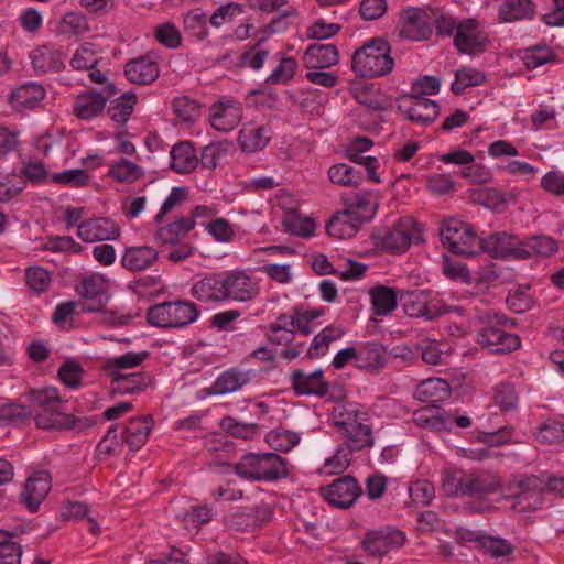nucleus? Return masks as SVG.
Here are the masks:
<instances>
[{
	"label": "nucleus",
	"mask_w": 564,
	"mask_h": 564,
	"mask_svg": "<svg viewBox=\"0 0 564 564\" xmlns=\"http://www.w3.org/2000/svg\"><path fill=\"white\" fill-rule=\"evenodd\" d=\"M152 429L153 419L150 415L131 419L121 427L122 438L131 451H138L148 441Z\"/></svg>",
	"instance_id": "31"
},
{
	"label": "nucleus",
	"mask_w": 564,
	"mask_h": 564,
	"mask_svg": "<svg viewBox=\"0 0 564 564\" xmlns=\"http://www.w3.org/2000/svg\"><path fill=\"white\" fill-rule=\"evenodd\" d=\"M106 89L107 96L94 90L78 95L73 105L75 116L80 120H90L99 116L106 107L108 97L117 93L112 84H108Z\"/></svg>",
	"instance_id": "21"
},
{
	"label": "nucleus",
	"mask_w": 564,
	"mask_h": 564,
	"mask_svg": "<svg viewBox=\"0 0 564 564\" xmlns=\"http://www.w3.org/2000/svg\"><path fill=\"white\" fill-rule=\"evenodd\" d=\"M506 303L509 310L517 314L529 311L534 305L533 296L530 294V286L519 285L517 289L511 290Z\"/></svg>",
	"instance_id": "55"
},
{
	"label": "nucleus",
	"mask_w": 564,
	"mask_h": 564,
	"mask_svg": "<svg viewBox=\"0 0 564 564\" xmlns=\"http://www.w3.org/2000/svg\"><path fill=\"white\" fill-rule=\"evenodd\" d=\"M321 494L329 505L346 509L352 506L361 495V487L355 478L344 476L327 486L321 487Z\"/></svg>",
	"instance_id": "11"
},
{
	"label": "nucleus",
	"mask_w": 564,
	"mask_h": 564,
	"mask_svg": "<svg viewBox=\"0 0 564 564\" xmlns=\"http://www.w3.org/2000/svg\"><path fill=\"white\" fill-rule=\"evenodd\" d=\"M480 251L487 252L492 258L521 260V240L517 236L501 231L480 238Z\"/></svg>",
	"instance_id": "18"
},
{
	"label": "nucleus",
	"mask_w": 564,
	"mask_h": 564,
	"mask_svg": "<svg viewBox=\"0 0 564 564\" xmlns=\"http://www.w3.org/2000/svg\"><path fill=\"white\" fill-rule=\"evenodd\" d=\"M536 15V4L532 0H503L498 9V20L512 23L532 20Z\"/></svg>",
	"instance_id": "35"
},
{
	"label": "nucleus",
	"mask_w": 564,
	"mask_h": 564,
	"mask_svg": "<svg viewBox=\"0 0 564 564\" xmlns=\"http://www.w3.org/2000/svg\"><path fill=\"white\" fill-rule=\"evenodd\" d=\"M224 272L207 274L191 289L194 299L202 303H220L226 302Z\"/></svg>",
	"instance_id": "22"
},
{
	"label": "nucleus",
	"mask_w": 564,
	"mask_h": 564,
	"mask_svg": "<svg viewBox=\"0 0 564 564\" xmlns=\"http://www.w3.org/2000/svg\"><path fill=\"white\" fill-rule=\"evenodd\" d=\"M536 440L544 444H557L564 440V423L556 420L543 422L538 430Z\"/></svg>",
	"instance_id": "61"
},
{
	"label": "nucleus",
	"mask_w": 564,
	"mask_h": 564,
	"mask_svg": "<svg viewBox=\"0 0 564 564\" xmlns=\"http://www.w3.org/2000/svg\"><path fill=\"white\" fill-rule=\"evenodd\" d=\"M433 28L427 12L420 8L410 7L401 15L400 35L404 39L421 42L432 36Z\"/></svg>",
	"instance_id": "14"
},
{
	"label": "nucleus",
	"mask_w": 564,
	"mask_h": 564,
	"mask_svg": "<svg viewBox=\"0 0 564 564\" xmlns=\"http://www.w3.org/2000/svg\"><path fill=\"white\" fill-rule=\"evenodd\" d=\"M398 107L409 120L421 124L432 123L440 112L438 104L423 96H404Z\"/></svg>",
	"instance_id": "15"
},
{
	"label": "nucleus",
	"mask_w": 564,
	"mask_h": 564,
	"mask_svg": "<svg viewBox=\"0 0 564 564\" xmlns=\"http://www.w3.org/2000/svg\"><path fill=\"white\" fill-rule=\"evenodd\" d=\"M291 384L297 395L324 397L329 390L328 382L324 379L321 369L306 373L296 369L291 373Z\"/></svg>",
	"instance_id": "23"
},
{
	"label": "nucleus",
	"mask_w": 564,
	"mask_h": 564,
	"mask_svg": "<svg viewBox=\"0 0 564 564\" xmlns=\"http://www.w3.org/2000/svg\"><path fill=\"white\" fill-rule=\"evenodd\" d=\"M387 362V350L384 346L377 341L357 344V368L358 369H379Z\"/></svg>",
	"instance_id": "36"
},
{
	"label": "nucleus",
	"mask_w": 564,
	"mask_h": 564,
	"mask_svg": "<svg viewBox=\"0 0 564 564\" xmlns=\"http://www.w3.org/2000/svg\"><path fill=\"white\" fill-rule=\"evenodd\" d=\"M76 235L86 243L116 240L120 237V228L109 217H93L80 224Z\"/></svg>",
	"instance_id": "17"
},
{
	"label": "nucleus",
	"mask_w": 564,
	"mask_h": 564,
	"mask_svg": "<svg viewBox=\"0 0 564 564\" xmlns=\"http://www.w3.org/2000/svg\"><path fill=\"white\" fill-rule=\"evenodd\" d=\"M107 176L120 184H132L144 176V171L139 164L122 158L109 164Z\"/></svg>",
	"instance_id": "42"
},
{
	"label": "nucleus",
	"mask_w": 564,
	"mask_h": 564,
	"mask_svg": "<svg viewBox=\"0 0 564 564\" xmlns=\"http://www.w3.org/2000/svg\"><path fill=\"white\" fill-rule=\"evenodd\" d=\"M467 471L463 469H445L441 476L443 491L449 497L464 496Z\"/></svg>",
	"instance_id": "51"
},
{
	"label": "nucleus",
	"mask_w": 564,
	"mask_h": 564,
	"mask_svg": "<svg viewBox=\"0 0 564 564\" xmlns=\"http://www.w3.org/2000/svg\"><path fill=\"white\" fill-rule=\"evenodd\" d=\"M405 542V534L395 529L370 531L362 541L364 550L372 557H381L391 550L401 547Z\"/></svg>",
	"instance_id": "16"
},
{
	"label": "nucleus",
	"mask_w": 564,
	"mask_h": 564,
	"mask_svg": "<svg viewBox=\"0 0 564 564\" xmlns=\"http://www.w3.org/2000/svg\"><path fill=\"white\" fill-rule=\"evenodd\" d=\"M486 79L482 70L470 66L460 67L455 72V80L451 85L454 95H462L467 88L478 86Z\"/></svg>",
	"instance_id": "48"
},
{
	"label": "nucleus",
	"mask_w": 564,
	"mask_h": 564,
	"mask_svg": "<svg viewBox=\"0 0 564 564\" xmlns=\"http://www.w3.org/2000/svg\"><path fill=\"white\" fill-rule=\"evenodd\" d=\"M106 290V280L101 274H89L76 286L77 293L86 300L99 297Z\"/></svg>",
	"instance_id": "57"
},
{
	"label": "nucleus",
	"mask_w": 564,
	"mask_h": 564,
	"mask_svg": "<svg viewBox=\"0 0 564 564\" xmlns=\"http://www.w3.org/2000/svg\"><path fill=\"white\" fill-rule=\"evenodd\" d=\"M263 41L264 39L258 40L254 45L240 56L239 65L241 67H248L256 72L263 67L264 62L270 54L268 50L261 47Z\"/></svg>",
	"instance_id": "59"
},
{
	"label": "nucleus",
	"mask_w": 564,
	"mask_h": 564,
	"mask_svg": "<svg viewBox=\"0 0 564 564\" xmlns=\"http://www.w3.org/2000/svg\"><path fill=\"white\" fill-rule=\"evenodd\" d=\"M480 547L495 558L511 555L514 551L513 545L506 539L486 535L480 540Z\"/></svg>",
	"instance_id": "64"
},
{
	"label": "nucleus",
	"mask_w": 564,
	"mask_h": 564,
	"mask_svg": "<svg viewBox=\"0 0 564 564\" xmlns=\"http://www.w3.org/2000/svg\"><path fill=\"white\" fill-rule=\"evenodd\" d=\"M304 64L310 69H324L339 61L338 48L334 44H312L304 53Z\"/></svg>",
	"instance_id": "32"
},
{
	"label": "nucleus",
	"mask_w": 564,
	"mask_h": 564,
	"mask_svg": "<svg viewBox=\"0 0 564 564\" xmlns=\"http://www.w3.org/2000/svg\"><path fill=\"white\" fill-rule=\"evenodd\" d=\"M25 188V180L15 173H0V203H8Z\"/></svg>",
	"instance_id": "54"
},
{
	"label": "nucleus",
	"mask_w": 564,
	"mask_h": 564,
	"mask_svg": "<svg viewBox=\"0 0 564 564\" xmlns=\"http://www.w3.org/2000/svg\"><path fill=\"white\" fill-rule=\"evenodd\" d=\"M195 228L193 218L182 216L174 221L161 226L156 231V239L162 245H178Z\"/></svg>",
	"instance_id": "38"
},
{
	"label": "nucleus",
	"mask_w": 564,
	"mask_h": 564,
	"mask_svg": "<svg viewBox=\"0 0 564 564\" xmlns=\"http://www.w3.org/2000/svg\"><path fill=\"white\" fill-rule=\"evenodd\" d=\"M482 319L487 325L477 332L476 340L482 347L494 354H509L518 349L521 340L518 335L507 332L514 322L505 314L489 311Z\"/></svg>",
	"instance_id": "3"
},
{
	"label": "nucleus",
	"mask_w": 564,
	"mask_h": 564,
	"mask_svg": "<svg viewBox=\"0 0 564 564\" xmlns=\"http://www.w3.org/2000/svg\"><path fill=\"white\" fill-rule=\"evenodd\" d=\"M235 473L247 480L274 481L289 475L288 462L275 453H248L235 465Z\"/></svg>",
	"instance_id": "4"
},
{
	"label": "nucleus",
	"mask_w": 564,
	"mask_h": 564,
	"mask_svg": "<svg viewBox=\"0 0 564 564\" xmlns=\"http://www.w3.org/2000/svg\"><path fill=\"white\" fill-rule=\"evenodd\" d=\"M416 235V223L410 217H401L390 228L373 234V239L384 251L401 254L410 248Z\"/></svg>",
	"instance_id": "8"
},
{
	"label": "nucleus",
	"mask_w": 564,
	"mask_h": 564,
	"mask_svg": "<svg viewBox=\"0 0 564 564\" xmlns=\"http://www.w3.org/2000/svg\"><path fill=\"white\" fill-rule=\"evenodd\" d=\"M272 138L271 128L267 124L247 122L239 131L238 142L243 152H257L264 149Z\"/></svg>",
	"instance_id": "29"
},
{
	"label": "nucleus",
	"mask_w": 564,
	"mask_h": 564,
	"mask_svg": "<svg viewBox=\"0 0 564 564\" xmlns=\"http://www.w3.org/2000/svg\"><path fill=\"white\" fill-rule=\"evenodd\" d=\"M409 495L414 505L424 507L435 498V488L426 479L416 480L411 484Z\"/></svg>",
	"instance_id": "63"
},
{
	"label": "nucleus",
	"mask_w": 564,
	"mask_h": 564,
	"mask_svg": "<svg viewBox=\"0 0 564 564\" xmlns=\"http://www.w3.org/2000/svg\"><path fill=\"white\" fill-rule=\"evenodd\" d=\"M443 246L455 254L470 257L481 249L480 238L473 227L455 218L444 220L440 227Z\"/></svg>",
	"instance_id": "7"
},
{
	"label": "nucleus",
	"mask_w": 564,
	"mask_h": 564,
	"mask_svg": "<svg viewBox=\"0 0 564 564\" xmlns=\"http://www.w3.org/2000/svg\"><path fill=\"white\" fill-rule=\"evenodd\" d=\"M519 491L514 495L512 509L519 512L538 510L543 505L545 478L534 475L525 476L518 484Z\"/></svg>",
	"instance_id": "12"
},
{
	"label": "nucleus",
	"mask_w": 564,
	"mask_h": 564,
	"mask_svg": "<svg viewBox=\"0 0 564 564\" xmlns=\"http://www.w3.org/2000/svg\"><path fill=\"white\" fill-rule=\"evenodd\" d=\"M159 258V251L150 246L127 247L121 256V264L131 272L150 268Z\"/></svg>",
	"instance_id": "30"
},
{
	"label": "nucleus",
	"mask_w": 564,
	"mask_h": 564,
	"mask_svg": "<svg viewBox=\"0 0 564 564\" xmlns=\"http://www.w3.org/2000/svg\"><path fill=\"white\" fill-rule=\"evenodd\" d=\"M327 174L333 184L343 187H358L364 181L361 170L346 163H336L330 165Z\"/></svg>",
	"instance_id": "46"
},
{
	"label": "nucleus",
	"mask_w": 564,
	"mask_h": 564,
	"mask_svg": "<svg viewBox=\"0 0 564 564\" xmlns=\"http://www.w3.org/2000/svg\"><path fill=\"white\" fill-rule=\"evenodd\" d=\"M198 316L197 305L185 300L155 304L147 312L149 324L161 328H183L196 322Z\"/></svg>",
	"instance_id": "6"
},
{
	"label": "nucleus",
	"mask_w": 564,
	"mask_h": 564,
	"mask_svg": "<svg viewBox=\"0 0 564 564\" xmlns=\"http://www.w3.org/2000/svg\"><path fill=\"white\" fill-rule=\"evenodd\" d=\"M253 376L252 370L230 367L224 370L210 386V394L223 395L234 393L247 386Z\"/></svg>",
	"instance_id": "24"
},
{
	"label": "nucleus",
	"mask_w": 564,
	"mask_h": 564,
	"mask_svg": "<svg viewBox=\"0 0 564 564\" xmlns=\"http://www.w3.org/2000/svg\"><path fill=\"white\" fill-rule=\"evenodd\" d=\"M521 58L528 69H535L553 59V52L546 44H538L522 51Z\"/></svg>",
	"instance_id": "53"
},
{
	"label": "nucleus",
	"mask_w": 564,
	"mask_h": 564,
	"mask_svg": "<svg viewBox=\"0 0 564 564\" xmlns=\"http://www.w3.org/2000/svg\"><path fill=\"white\" fill-rule=\"evenodd\" d=\"M361 224L344 209L335 213L326 225V231L329 236L338 239L351 238L356 235Z\"/></svg>",
	"instance_id": "43"
},
{
	"label": "nucleus",
	"mask_w": 564,
	"mask_h": 564,
	"mask_svg": "<svg viewBox=\"0 0 564 564\" xmlns=\"http://www.w3.org/2000/svg\"><path fill=\"white\" fill-rule=\"evenodd\" d=\"M29 400L39 409L34 417L37 427L62 430L73 425V417L62 412L64 401L55 387L30 390Z\"/></svg>",
	"instance_id": "5"
},
{
	"label": "nucleus",
	"mask_w": 564,
	"mask_h": 564,
	"mask_svg": "<svg viewBox=\"0 0 564 564\" xmlns=\"http://www.w3.org/2000/svg\"><path fill=\"white\" fill-rule=\"evenodd\" d=\"M296 70V59L291 56L283 57L265 82L271 85L288 84L294 77Z\"/></svg>",
	"instance_id": "62"
},
{
	"label": "nucleus",
	"mask_w": 564,
	"mask_h": 564,
	"mask_svg": "<svg viewBox=\"0 0 564 564\" xmlns=\"http://www.w3.org/2000/svg\"><path fill=\"white\" fill-rule=\"evenodd\" d=\"M282 225L286 232L303 238L312 237L316 228L312 218L296 215H291L283 219Z\"/></svg>",
	"instance_id": "58"
},
{
	"label": "nucleus",
	"mask_w": 564,
	"mask_h": 564,
	"mask_svg": "<svg viewBox=\"0 0 564 564\" xmlns=\"http://www.w3.org/2000/svg\"><path fill=\"white\" fill-rule=\"evenodd\" d=\"M213 518L212 509L206 505L192 506L182 517V522L187 530H197Z\"/></svg>",
	"instance_id": "60"
},
{
	"label": "nucleus",
	"mask_w": 564,
	"mask_h": 564,
	"mask_svg": "<svg viewBox=\"0 0 564 564\" xmlns=\"http://www.w3.org/2000/svg\"><path fill=\"white\" fill-rule=\"evenodd\" d=\"M394 59L389 43L380 37L371 39L357 48L351 57V70L359 78H378L392 72Z\"/></svg>",
	"instance_id": "2"
},
{
	"label": "nucleus",
	"mask_w": 564,
	"mask_h": 564,
	"mask_svg": "<svg viewBox=\"0 0 564 564\" xmlns=\"http://www.w3.org/2000/svg\"><path fill=\"white\" fill-rule=\"evenodd\" d=\"M346 210L356 218L357 223L364 224L371 220L378 208L376 196L372 193H360L346 200Z\"/></svg>",
	"instance_id": "37"
},
{
	"label": "nucleus",
	"mask_w": 564,
	"mask_h": 564,
	"mask_svg": "<svg viewBox=\"0 0 564 564\" xmlns=\"http://www.w3.org/2000/svg\"><path fill=\"white\" fill-rule=\"evenodd\" d=\"M372 312L377 316H386L395 310L398 294L393 288L376 285L370 292Z\"/></svg>",
	"instance_id": "44"
},
{
	"label": "nucleus",
	"mask_w": 564,
	"mask_h": 564,
	"mask_svg": "<svg viewBox=\"0 0 564 564\" xmlns=\"http://www.w3.org/2000/svg\"><path fill=\"white\" fill-rule=\"evenodd\" d=\"M171 169L178 174L194 171L198 164L195 149L191 142H180L171 150Z\"/></svg>",
	"instance_id": "41"
},
{
	"label": "nucleus",
	"mask_w": 564,
	"mask_h": 564,
	"mask_svg": "<svg viewBox=\"0 0 564 564\" xmlns=\"http://www.w3.org/2000/svg\"><path fill=\"white\" fill-rule=\"evenodd\" d=\"M264 440L272 449L286 453L300 443L301 436L296 432L278 427L269 431Z\"/></svg>",
	"instance_id": "50"
},
{
	"label": "nucleus",
	"mask_w": 564,
	"mask_h": 564,
	"mask_svg": "<svg viewBox=\"0 0 564 564\" xmlns=\"http://www.w3.org/2000/svg\"><path fill=\"white\" fill-rule=\"evenodd\" d=\"M243 118V107L239 100L224 97L209 108V121L214 129L221 132L232 131Z\"/></svg>",
	"instance_id": "10"
},
{
	"label": "nucleus",
	"mask_w": 564,
	"mask_h": 564,
	"mask_svg": "<svg viewBox=\"0 0 564 564\" xmlns=\"http://www.w3.org/2000/svg\"><path fill=\"white\" fill-rule=\"evenodd\" d=\"M31 412L22 404L6 402L0 404V425H21L28 421Z\"/></svg>",
	"instance_id": "52"
},
{
	"label": "nucleus",
	"mask_w": 564,
	"mask_h": 564,
	"mask_svg": "<svg viewBox=\"0 0 564 564\" xmlns=\"http://www.w3.org/2000/svg\"><path fill=\"white\" fill-rule=\"evenodd\" d=\"M367 421V413L356 409L339 414L335 424L345 436L347 449L339 448L325 462V473L339 474L344 471L350 464L352 452L373 446L372 431Z\"/></svg>",
	"instance_id": "1"
},
{
	"label": "nucleus",
	"mask_w": 564,
	"mask_h": 564,
	"mask_svg": "<svg viewBox=\"0 0 564 564\" xmlns=\"http://www.w3.org/2000/svg\"><path fill=\"white\" fill-rule=\"evenodd\" d=\"M45 96L46 90L42 85L25 83L11 91L9 104L18 111L32 110L41 105Z\"/></svg>",
	"instance_id": "28"
},
{
	"label": "nucleus",
	"mask_w": 564,
	"mask_h": 564,
	"mask_svg": "<svg viewBox=\"0 0 564 564\" xmlns=\"http://www.w3.org/2000/svg\"><path fill=\"white\" fill-rule=\"evenodd\" d=\"M500 487V479L488 470H473L467 473L464 496L477 497L496 492Z\"/></svg>",
	"instance_id": "33"
},
{
	"label": "nucleus",
	"mask_w": 564,
	"mask_h": 564,
	"mask_svg": "<svg viewBox=\"0 0 564 564\" xmlns=\"http://www.w3.org/2000/svg\"><path fill=\"white\" fill-rule=\"evenodd\" d=\"M451 395L447 381L441 378H429L417 384L414 397L421 402L435 404L443 402Z\"/></svg>",
	"instance_id": "39"
},
{
	"label": "nucleus",
	"mask_w": 564,
	"mask_h": 564,
	"mask_svg": "<svg viewBox=\"0 0 564 564\" xmlns=\"http://www.w3.org/2000/svg\"><path fill=\"white\" fill-rule=\"evenodd\" d=\"M52 479L47 471L40 470L30 476L21 492V502L31 512H36L51 490Z\"/></svg>",
	"instance_id": "20"
},
{
	"label": "nucleus",
	"mask_w": 564,
	"mask_h": 564,
	"mask_svg": "<svg viewBox=\"0 0 564 564\" xmlns=\"http://www.w3.org/2000/svg\"><path fill=\"white\" fill-rule=\"evenodd\" d=\"M174 113L185 122H195L200 116V105L196 100L180 96L173 100Z\"/></svg>",
	"instance_id": "56"
},
{
	"label": "nucleus",
	"mask_w": 564,
	"mask_h": 564,
	"mask_svg": "<svg viewBox=\"0 0 564 564\" xmlns=\"http://www.w3.org/2000/svg\"><path fill=\"white\" fill-rule=\"evenodd\" d=\"M558 250L555 239L546 235L532 236L521 240V260L532 257H551Z\"/></svg>",
	"instance_id": "40"
},
{
	"label": "nucleus",
	"mask_w": 564,
	"mask_h": 564,
	"mask_svg": "<svg viewBox=\"0 0 564 564\" xmlns=\"http://www.w3.org/2000/svg\"><path fill=\"white\" fill-rule=\"evenodd\" d=\"M124 75L133 84L149 85L159 77L160 67L151 55H144L127 63Z\"/></svg>",
	"instance_id": "27"
},
{
	"label": "nucleus",
	"mask_w": 564,
	"mask_h": 564,
	"mask_svg": "<svg viewBox=\"0 0 564 564\" xmlns=\"http://www.w3.org/2000/svg\"><path fill=\"white\" fill-rule=\"evenodd\" d=\"M32 67L37 74L59 72L65 66V54L51 44L41 45L30 53Z\"/></svg>",
	"instance_id": "25"
},
{
	"label": "nucleus",
	"mask_w": 564,
	"mask_h": 564,
	"mask_svg": "<svg viewBox=\"0 0 564 564\" xmlns=\"http://www.w3.org/2000/svg\"><path fill=\"white\" fill-rule=\"evenodd\" d=\"M487 35L479 31L478 21L467 18L459 21L457 33L454 35V45L463 54L475 55L486 51Z\"/></svg>",
	"instance_id": "13"
},
{
	"label": "nucleus",
	"mask_w": 564,
	"mask_h": 564,
	"mask_svg": "<svg viewBox=\"0 0 564 564\" xmlns=\"http://www.w3.org/2000/svg\"><path fill=\"white\" fill-rule=\"evenodd\" d=\"M344 334L345 330L339 326L329 325L325 327L314 336L308 348L307 356L311 359H317L325 356L329 349L330 344L340 339Z\"/></svg>",
	"instance_id": "45"
},
{
	"label": "nucleus",
	"mask_w": 564,
	"mask_h": 564,
	"mask_svg": "<svg viewBox=\"0 0 564 564\" xmlns=\"http://www.w3.org/2000/svg\"><path fill=\"white\" fill-rule=\"evenodd\" d=\"M152 383V377L145 372L123 373L111 377L112 394H139Z\"/></svg>",
	"instance_id": "34"
},
{
	"label": "nucleus",
	"mask_w": 564,
	"mask_h": 564,
	"mask_svg": "<svg viewBox=\"0 0 564 564\" xmlns=\"http://www.w3.org/2000/svg\"><path fill=\"white\" fill-rule=\"evenodd\" d=\"M137 100L138 98L133 93H124L113 99L108 107V115L111 120L124 124L130 119Z\"/></svg>",
	"instance_id": "49"
},
{
	"label": "nucleus",
	"mask_w": 564,
	"mask_h": 564,
	"mask_svg": "<svg viewBox=\"0 0 564 564\" xmlns=\"http://www.w3.org/2000/svg\"><path fill=\"white\" fill-rule=\"evenodd\" d=\"M401 301L405 314L410 317L432 321L447 313V307L442 301L433 299L432 293L426 290L409 291L401 295Z\"/></svg>",
	"instance_id": "9"
},
{
	"label": "nucleus",
	"mask_w": 564,
	"mask_h": 564,
	"mask_svg": "<svg viewBox=\"0 0 564 564\" xmlns=\"http://www.w3.org/2000/svg\"><path fill=\"white\" fill-rule=\"evenodd\" d=\"M224 282L226 301L248 302L259 294L257 283L243 271L224 272Z\"/></svg>",
	"instance_id": "19"
},
{
	"label": "nucleus",
	"mask_w": 564,
	"mask_h": 564,
	"mask_svg": "<svg viewBox=\"0 0 564 564\" xmlns=\"http://www.w3.org/2000/svg\"><path fill=\"white\" fill-rule=\"evenodd\" d=\"M149 356L148 351H128L121 356L110 358L105 364V371L109 377L123 375L124 370L138 367Z\"/></svg>",
	"instance_id": "47"
},
{
	"label": "nucleus",
	"mask_w": 564,
	"mask_h": 564,
	"mask_svg": "<svg viewBox=\"0 0 564 564\" xmlns=\"http://www.w3.org/2000/svg\"><path fill=\"white\" fill-rule=\"evenodd\" d=\"M372 145L373 142L369 138L358 137L348 145L346 155L351 162L364 165L368 173V178L379 184L381 183V178L377 174V169L379 167L378 159L371 155H362V153L370 150Z\"/></svg>",
	"instance_id": "26"
}]
</instances>
